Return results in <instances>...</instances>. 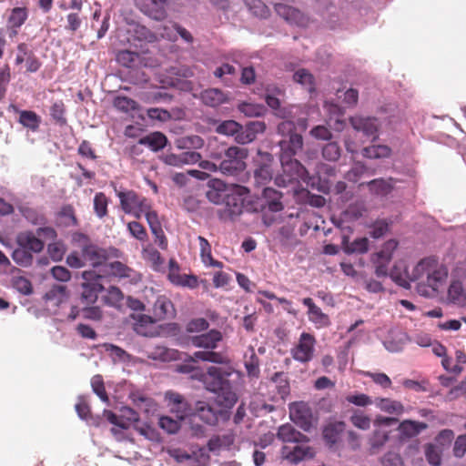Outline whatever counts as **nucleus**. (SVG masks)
<instances>
[{
  "instance_id": "nucleus-28",
  "label": "nucleus",
  "mask_w": 466,
  "mask_h": 466,
  "mask_svg": "<svg viewBox=\"0 0 466 466\" xmlns=\"http://www.w3.org/2000/svg\"><path fill=\"white\" fill-rule=\"evenodd\" d=\"M16 243L32 253H39L44 248V242L37 234L31 231H23L16 236Z\"/></svg>"
},
{
  "instance_id": "nucleus-1",
  "label": "nucleus",
  "mask_w": 466,
  "mask_h": 466,
  "mask_svg": "<svg viewBox=\"0 0 466 466\" xmlns=\"http://www.w3.org/2000/svg\"><path fill=\"white\" fill-rule=\"evenodd\" d=\"M190 360L192 362L203 360L222 365L209 367L207 373L201 375V380L206 388L216 394L214 401L222 413L231 409L236 404L238 397L229 387L227 378L233 374L239 377V374L231 365L229 358L221 352L197 351Z\"/></svg>"
},
{
  "instance_id": "nucleus-16",
  "label": "nucleus",
  "mask_w": 466,
  "mask_h": 466,
  "mask_svg": "<svg viewBox=\"0 0 466 466\" xmlns=\"http://www.w3.org/2000/svg\"><path fill=\"white\" fill-rule=\"evenodd\" d=\"M132 319V326L134 330L142 336L153 337L157 332L156 322L157 321L155 318L148 315L133 313L130 315Z\"/></svg>"
},
{
  "instance_id": "nucleus-61",
  "label": "nucleus",
  "mask_w": 466,
  "mask_h": 466,
  "mask_svg": "<svg viewBox=\"0 0 466 466\" xmlns=\"http://www.w3.org/2000/svg\"><path fill=\"white\" fill-rule=\"evenodd\" d=\"M363 374L364 376L370 378L374 383L382 389H390L391 387V380L385 373L365 371Z\"/></svg>"
},
{
  "instance_id": "nucleus-24",
  "label": "nucleus",
  "mask_w": 466,
  "mask_h": 466,
  "mask_svg": "<svg viewBox=\"0 0 466 466\" xmlns=\"http://www.w3.org/2000/svg\"><path fill=\"white\" fill-rule=\"evenodd\" d=\"M130 399L133 404L147 417L154 416L158 410L157 403L152 398L140 391L131 392Z\"/></svg>"
},
{
  "instance_id": "nucleus-45",
  "label": "nucleus",
  "mask_w": 466,
  "mask_h": 466,
  "mask_svg": "<svg viewBox=\"0 0 466 466\" xmlns=\"http://www.w3.org/2000/svg\"><path fill=\"white\" fill-rule=\"evenodd\" d=\"M200 246V255L204 264L213 267H221V263L215 261L211 256V247L208 240L203 237H198Z\"/></svg>"
},
{
  "instance_id": "nucleus-17",
  "label": "nucleus",
  "mask_w": 466,
  "mask_h": 466,
  "mask_svg": "<svg viewBox=\"0 0 466 466\" xmlns=\"http://www.w3.org/2000/svg\"><path fill=\"white\" fill-rule=\"evenodd\" d=\"M272 400L278 402L286 400L289 394V384L283 373H276L268 383Z\"/></svg>"
},
{
  "instance_id": "nucleus-51",
  "label": "nucleus",
  "mask_w": 466,
  "mask_h": 466,
  "mask_svg": "<svg viewBox=\"0 0 466 466\" xmlns=\"http://www.w3.org/2000/svg\"><path fill=\"white\" fill-rule=\"evenodd\" d=\"M238 110L248 117L261 116L266 111L262 105L248 102L239 104Z\"/></svg>"
},
{
  "instance_id": "nucleus-10",
  "label": "nucleus",
  "mask_w": 466,
  "mask_h": 466,
  "mask_svg": "<svg viewBox=\"0 0 466 466\" xmlns=\"http://www.w3.org/2000/svg\"><path fill=\"white\" fill-rule=\"evenodd\" d=\"M397 421L398 420L395 418L381 416L376 418L374 421L376 430L369 440V444L372 452L379 451L389 440V431L383 429V427L396 424Z\"/></svg>"
},
{
  "instance_id": "nucleus-49",
  "label": "nucleus",
  "mask_w": 466,
  "mask_h": 466,
  "mask_svg": "<svg viewBox=\"0 0 466 466\" xmlns=\"http://www.w3.org/2000/svg\"><path fill=\"white\" fill-rule=\"evenodd\" d=\"M12 258L21 267L26 268L31 266L33 263L32 252L19 246L13 251Z\"/></svg>"
},
{
  "instance_id": "nucleus-55",
  "label": "nucleus",
  "mask_w": 466,
  "mask_h": 466,
  "mask_svg": "<svg viewBox=\"0 0 466 466\" xmlns=\"http://www.w3.org/2000/svg\"><path fill=\"white\" fill-rule=\"evenodd\" d=\"M116 60L120 65L126 67H132L138 63L139 55L129 50H123L117 54Z\"/></svg>"
},
{
  "instance_id": "nucleus-36",
  "label": "nucleus",
  "mask_w": 466,
  "mask_h": 466,
  "mask_svg": "<svg viewBox=\"0 0 466 466\" xmlns=\"http://www.w3.org/2000/svg\"><path fill=\"white\" fill-rule=\"evenodd\" d=\"M142 257L157 271L160 270L164 266V259L152 246L148 245L143 248Z\"/></svg>"
},
{
  "instance_id": "nucleus-39",
  "label": "nucleus",
  "mask_w": 466,
  "mask_h": 466,
  "mask_svg": "<svg viewBox=\"0 0 466 466\" xmlns=\"http://www.w3.org/2000/svg\"><path fill=\"white\" fill-rule=\"evenodd\" d=\"M391 150L389 147L383 145H373L364 147L362 150V156L370 159H380L389 157Z\"/></svg>"
},
{
  "instance_id": "nucleus-53",
  "label": "nucleus",
  "mask_w": 466,
  "mask_h": 466,
  "mask_svg": "<svg viewBox=\"0 0 466 466\" xmlns=\"http://www.w3.org/2000/svg\"><path fill=\"white\" fill-rule=\"evenodd\" d=\"M390 277L398 285L408 287V271L404 263H400L394 267L390 273Z\"/></svg>"
},
{
  "instance_id": "nucleus-30",
  "label": "nucleus",
  "mask_w": 466,
  "mask_h": 466,
  "mask_svg": "<svg viewBox=\"0 0 466 466\" xmlns=\"http://www.w3.org/2000/svg\"><path fill=\"white\" fill-rule=\"evenodd\" d=\"M447 300L450 303L465 306L466 305V285L464 286L461 280H451L448 291Z\"/></svg>"
},
{
  "instance_id": "nucleus-62",
  "label": "nucleus",
  "mask_w": 466,
  "mask_h": 466,
  "mask_svg": "<svg viewBox=\"0 0 466 466\" xmlns=\"http://www.w3.org/2000/svg\"><path fill=\"white\" fill-rule=\"evenodd\" d=\"M114 106L117 109L127 113L135 111L138 107L136 101L126 96L116 97L114 100Z\"/></svg>"
},
{
  "instance_id": "nucleus-52",
  "label": "nucleus",
  "mask_w": 466,
  "mask_h": 466,
  "mask_svg": "<svg viewBox=\"0 0 466 466\" xmlns=\"http://www.w3.org/2000/svg\"><path fill=\"white\" fill-rule=\"evenodd\" d=\"M182 420L179 419H172L169 416H161L158 420V426L160 429H162L164 431H166L168 434H175L177 433L180 429V421Z\"/></svg>"
},
{
  "instance_id": "nucleus-19",
  "label": "nucleus",
  "mask_w": 466,
  "mask_h": 466,
  "mask_svg": "<svg viewBox=\"0 0 466 466\" xmlns=\"http://www.w3.org/2000/svg\"><path fill=\"white\" fill-rule=\"evenodd\" d=\"M302 303L308 308L307 315L309 320L313 323L316 328L321 329L330 324L329 316L315 304L311 298L303 299Z\"/></svg>"
},
{
  "instance_id": "nucleus-44",
  "label": "nucleus",
  "mask_w": 466,
  "mask_h": 466,
  "mask_svg": "<svg viewBox=\"0 0 466 466\" xmlns=\"http://www.w3.org/2000/svg\"><path fill=\"white\" fill-rule=\"evenodd\" d=\"M19 123L24 127L35 131L40 124V117L33 111H19Z\"/></svg>"
},
{
  "instance_id": "nucleus-13",
  "label": "nucleus",
  "mask_w": 466,
  "mask_h": 466,
  "mask_svg": "<svg viewBox=\"0 0 466 466\" xmlns=\"http://www.w3.org/2000/svg\"><path fill=\"white\" fill-rule=\"evenodd\" d=\"M289 418L304 431H309L313 422L312 412L309 405L303 401L289 405Z\"/></svg>"
},
{
  "instance_id": "nucleus-59",
  "label": "nucleus",
  "mask_w": 466,
  "mask_h": 466,
  "mask_svg": "<svg viewBox=\"0 0 466 466\" xmlns=\"http://www.w3.org/2000/svg\"><path fill=\"white\" fill-rule=\"evenodd\" d=\"M108 199L103 193H97L94 198V210L100 218L107 213Z\"/></svg>"
},
{
  "instance_id": "nucleus-64",
  "label": "nucleus",
  "mask_w": 466,
  "mask_h": 466,
  "mask_svg": "<svg viewBox=\"0 0 466 466\" xmlns=\"http://www.w3.org/2000/svg\"><path fill=\"white\" fill-rule=\"evenodd\" d=\"M66 250L65 245L61 242H54L47 247V252L54 261L62 260Z\"/></svg>"
},
{
  "instance_id": "nucleus-25",
  "label": "nucleus",
  "mask_w": 466,
  "mask_h": 466,
  "mask_svg": "<svg viewBox=\"0 0 466 466\" xmlns=\"http://www.w3.org/2000/svg\"><path fill=\"white\" fill-rule=\"evenodd\" d=\"M346 425L342 421L330 422L323 429V439L326 444L333 449L341 441Z\"/></svg>"
},
{
  "instance_id": "nucleus-26",
  "label": "nucleus",
  "mask_w": 466,
  "mask_h": 466,
  "mask_svg": "<svg viewBox=\"0 0 466 466\" xmlns=\"http://www.w3.org/2000/svg\"><path fill=\"white\" fill-rule=\"evenodd\" d=\"M223 414L221 410L216 406H212L205 401H198L195 407V417H198L207 424L213 425L218 420V416Z\"/></svg>"
},
{
  "instance_id": "nucleus-18",
  "label": "nucleus",
  "mask_w": 466,
  "mask_h": 466,
  "mask_svg": "<svg viewBox=\"0 0 466 466\" xmlns=\"http://www.w3.org/2000/svg\"><path fill=\"white\" fill-rule=\"evenodd\" d=\"M101 274L102 278L116 277L119 279H136V272L128 268L127 265L120 261H115L112 263H106L103 266V269L96 271Z\"/></svg>"
},
{
  "instance_id": "nucleus-58",
  "label": "nucleus",
  "mask_w": 466,
  "mask_h": 466,
  "mask_svg": "<svg viewBox=\"0 0 466 466\" xmlns=\"http://www.w3.org/2000/svg\"><path fill=\"white\" fill-rule=\"evenodd\" d=\"M368 187L370 190L377 195H386L388 194L392 186L390 181L384 179H374L368 183Z\"/></svg>"
},
{
  "instance_id": "nucleus-46",
  "label": "nucleus",
  "mask_w": 466,
  "mask_h": 466,
  "mask_svg": "<svg viewBox=\"0 0 466 466\" xmlns=\"http://www.w3.org/2000/svg\"><path fill=\"white\" fill-rule=\"evenodd\" d=\"M12 287L23 295H30L33 292L31 281L21 275H14L11 279Z\"/></svg>"
},
{
  "instance_id": "nucleus-40",
  "label": "nucleus",
  "mask_w": 466,
  "mask_h": 466,
  "mask_svg": "<svg viewBox=\"0 0 466 466\" xmlns=\"http://www.w3.org/2000/svg\"><path fill=\"white\" fill-rule=\"evenodd\" d=\"M123 299L124 295L122 291L114 286L109 287L103 296L104 303L114 308H119L122 305Z\"/></svg>"
},
{
  "instance_id": "nucleus-48",
  "label": "nucleus",
  "mask_w": 466,
  "mask_h": 466,
  "mask_svg": "<svg viewBox=\"0 0 466 466\" xmlns=\"http://www.w3.org/2000/svg\"><path fill=\"white\" fill-rule=\"evenodd\" d=\"M375 405L382 411L390 414H400L403 411V407L397 401L389 399H376Z\"/></svg>"
},
{
  "instance_id": "nucleus-57",
  "label": "nucleus",
  "mask_w": 466,
  "mask_h": 466,
  "mask_svg": "<svg viewBox=\"0 0 466 466\" xmlns=\"http://www.w3.org/2000/svg\"><path fill=\"white\" fill-rule=\"evenodd\" d=\"M242 127L234 120H226L217 126L216 131L218 134L225 136H234L237 134Z\"/></svg>"
},
{
  "instance_id": "nucleus-41",
  "label": "nucleus",
  "mask_w": 466,
  "mask_h": 466,
  "mask_svg": "<svg viewBox=\"0 0 466 466\" xmlns=\"http://www.w3.org/2000/svg\"><path fill=\"white\" fill-rule=\"evenodd\" d=\"M283 94L280 89H276L274 94H267L265 100L268 104V106L275 110L276 115L280 117H287L288 114L284 108H281L280 106V97Z\"/></svg>"
},
{
  "instance_id": "nucleus-56",
  "label": "nucleus",
  "mask_w": 466,
  "mask_h": 466,
  "mask_svg": "<svg viewBox=\"0 0 466 466\" xmlns=\"http://www.w3.org/2000/svg\"><path fill=\"white\" fill-rule=\"evenodd\" d=\"M442 452V450L432 443H429L425 447V456L431 466H440Z\"/></svg>"
},
{
  "instance_id": "nucleus-34",
  "label": "nucleus",
  "mask_w": 466,
  "mask_h": 466,
  "mask_svg": "<svg viewBox=\"0 0 466 466\" xmlns=\"http://www.w3.org/2000/svg\"><path fill=\"white\" fill-rule=\"evenodd\" d=\"M324 108L329 115L328 122L330 124L331 121L334 120L336 125L334 128L338 131L342 130L345 126V122L340 119V116H342L344 114L343 108L340 106L331 102H326Z\"/></svg>"
},
{
  "instance_id": "nucleus-31",
  "label": "nucleus",
  "mask_w": 466,
  "mask_h": 466,
  "mask_svg": "<svg viewBox=\"0 0 466 466\" xmlns=\"http://www.w3.org/2000/svg\"><path fill=\"white\" fill-rule=\"evenodd\" d=\"M154 318L158 321L170 319L175 316V309L172 302L165 296H160L154 303Z\"/></svg>"
},
{
  "instance_id": "nucleus-6",
  "label": "nucleus",
  "mask_w": 466,
  "mask_h": 466,
  "mask_svg": "<svg viewBox=\"0 0 466 466\" xmlns=\"http://www.w3.org/2000/svg\"><path fill=\"white\" fill-rule=\"evenodd\" d=\"M248 150L244 147H231L225 153V158L219 165V171L225 175H235L246 168Z\"/></svg>"
},
{
  "instance_id": "nucleus-7",
  "label": "nucleus",
  "mask_w": 466,
  "mask_h": 466,
  "mask_svg": "<svg viewBox=\"0 0 466 466\" xmlns=\"http://www.w3.org/2000/svg\"><path fill=\"white\" fill-rule=\"evenodd\" d=\"M81 276L84 279L81 302L86 305L94 304L98 299V294L104 289L103 285L99 282L101 274L96 270H86L82 272Z\"/></svg>"
},
{
  "instance_id": "nucleus-20",
  "label": "nucleus",
  "mask_w": 466,
  "mask_h": 466,
  "mask_svg": "<svg viewBox=\"0 0 466 466\" xmlns=\"http://www.w3.org/2000/svg\"><path fill=\"white\" fill-rule=\"evenodd\" d=\"M168 279L177 286L187 287L189 289H195L198 284L196 276L180 274L178 265L173 259L169 260Z\"/></svg>"
},
{
  "instance_id": "nucleus-11",
  "label": "nucleus",
  "mask_w": 466,
  "mask_h": 466,
  "mask_svg": "<svg viewBox=\"0 0 466 466\" xmlns=\"http://www.w3.org/2000/svg\"><path fill=\"white\" fill-rule=\"evenodd\" d=\"M168 454L177 463H198L204 466L208 461V454L205 448H198L193 450L191 452H187L181 449H172L168 451Z\"/></svg>"
},
{
  "instance_id": "nucleus-38",
  "label": "nucleus",
  "mask_w": 466,
  "mask_h": 466,
  "mask_svg": "<svg viewBox=\"0 0 466 466\" xmlns=\"http://www.w3.org/2000/svg\"><path fill=\"white\" fill-rule=\"evenodd\" d=\"M103 348L114 362L129 363L133 360V358L127 351L116 345L106 343Z\"/></svg>"
},
{
  "instance_id": "nucleus-29",
  "label": "nucleus",
  "mask_w": 466,
  "mask_h": 466,
  "mask_svg": "<svg viewBox=\"0 0 466 466\" xmlns=\"http://www.w3.org/2000/svg\"><path fill=\"white\" fill-rule=\"evenodd\" d=\"M225 208L223 210V216L226 218H233L238 216L242 212V199L238 193L235 191V188L230 187L228 192L227 198L224 199Z\"/></svg>"
},
{
  "instance_id": "nucleus-60",
  "label": "nucleus",
  "mask_w": 466,
  "mask_h": 466,
  "mask_svg": "<svg viewBox=\"0 0 466 466\" xmlns=\"http://www.w3.org/2000/svg\"><path fill=\"white\" fill-rule=\"evenodd\" d=\"M337 96L339 100L341 99V103L344 105V107H351L358 102V92L352 88L344 92L338 91Z\"/></svg>"
},
{
  "instance_id": "nucleus-15",
  "label": "nucleus",
  "mask_w": 466,
  "mask_h": 466,
  "mask_svg": "<svg viewBox=\"0 0 466 466\" xmlns=\"http://www.w3.org/2000/svg\"><path fill=\"white\" fill-rule=\"evenodd\" d=\"M104 416L110 423L120 429H127L132 422L139 421L138 413L127 406H124L120 409L119 416H116L110 410H105Z\"/></svg>"
},
{
  "instance_id": "nucleus-12",
  "label": "nucleus",
  "mask_w": 466,
  "mask_h": 466,
  "mask_svg": "<svg viewBox=\"0 0 466 466\" xmlns=\"http://www.w3.org/2000/svg\"><path fill=\"white\" fill-rule=\"evenodd\" d=\"M165 401L169 411L176 415L179 420H184L191 415L192 410L184 396L177 392L167 391L165 393Z\"/></svg>"
},
{
  "instance_id": "nucleus-14",
  "label": "nucleus",
  "mask_w": 466,
  "mask_h": 466,
  "mask_svg": "<svg viewBox=\"0 0 466 466\" xmlns=\"http://www.w3.org/2000/svg\"><path fill=\"white\" fill-rule=\"evenodd\" d=\"M350 123L352 128L361 133L367 138H375L379 130V121L372 116L356 115L350 117Z\"/></svg>"
},
{
  "instance_id": "nucleus-37",
  "label": "nucleus",
  "mask_w": 466,
  "mask_h": 466,
  "mask_svg": "<svg viewBox=\"0 0 466 466\" xmlns=\"http://www.w3.org/2000/svg\"><path fill=\"white\" fill-rule=\"evenodd\" d=\"M201 98L206 105L210 106H218L227 101L225 94L218 88L205 90Z\"/></svg>"
},
{
  "instance_id": "nucleus-33",
  "label": "nucleus",
  "mask_w": 466,
  "mask_h": 466,
  "mask_svg": "<svg viewBox=\"0 0 466 466\" xmlns=\"http://www.w3.org/2000/svg\"><path fill=\"white\" fill-rule=\"evenodd\" d=\"M281 198V193L271 187H266L263 190V198L265 200V205L272 212H278L283 209Z\"/></svg>"
},
{
  "instance_id": "nucleus-32",
  "label": "nucleus",
  "mask_w": 466,
  "mask_h": 466,
  "mask_svg": "<svg viewBox=\"0 0 466 466\" xmlns=\"http://www.w3.org/2000/svg\"><path fill=\"white\" fill-rule=\"evenodd\" d=\"M279 146L283 150V154L294 156L302 149L303 138L300 135L292 133L289 136V140L283 139L279 141Z\"/></svg>"
},
{
  "instance_id": "nucleus-50",
  "label": "nucleus",
  "mask_w": 466,
  "mask_h": 466,
  "mask_svg": "<svg viewBox=\"0 0 466 466\" xmlns=\"http://www.w3.org/2000/svg\"><path fill=\"white\" fill-rule=\"evenodd\" d=\"M147 357L161 361H167L175 357V352L163 346H156L147 350Z\"/></svg>"
},
{
  "instance_id": "nucleus-23",
  "label": "nucleus",
  "mask_w": 466,
  "mask_h": 466,
  "mask_svg": "<svg viewBox=\"0 0 466 466\" xmlns=\"http://www.w3.org/2000/svg\"><path fill=\"white\" fill-rule=\"evenodd\" d=\"M208 191L206 193L208 199L216 204L220 205L224 203L225 198L228 196L230 187L227 186L220 179H210L208 183Z\"/></svg>"
},
{
  "instance_id": "nucleus-35",
  "label": "nucleus",
  "mask_w": 466,
  "mask_h": 466,
  "mask_svg": "<svg viewBox=\"0 0 466 466\" xmlns=\"http://www.w3.org/2000/svg\"><path fill=\"white\" fill-rule=\"evenodd\" d=\"M138 143L148 147L153 151H157L166 146L167 137L160 132H154L140 138Z\"/></svg>"
},
{
  "instance_id": "nucleus-3",
  "label": "nucleus",
  "mask_w": 466,
  "mask_h": 466,
  "mask_svg": "<svg viewBox=\"0 0 466 466\" xmlns=\"http://www.w3.org/2000/svg\"><path fill=\"white\" fill-rule=\"evenodd\" d=\"M73 242L81 248V255L77 252L70 253L66 258V264L70 268H80L86 265L94 268L93 270H102L103 266L109 258L118 257L119 251L116 248L105 249L89 241L87 237L82 233H75L72 237Z\"/></svg>"
},
{
  "instance_id": "nucleus-22",
  "label": "nucleus",
  "mask_w": 466,
  "mask_h": 466,
  "mask_svg": "<svg viewBox=\"0 0 466 466\" xmlns=\"http://www.w3.org/2000/svg\"><path fill=\"white\" fill-rule=\"evenodd\" d=\"M222 334L217 329H211L205 334L195 336L191 339V343L194 347L203 348L207 351H213L218 347V342L222 340Z\"/></svg>"
},
{
  "instance_id": "nucleus-8",
  "label": "nucleus",
  "mask_w": 466,
  "mask_h": 466,
  "mask_svg": "<svg viewBox=\"0 0 466 466\" xmlns=\"http://www.w3.org/2000/svg\"><path fill=\"white\" fill-rule=\"evenodd\" d=\"M117 197L122 209L137 218H141L143 212L151 208L150 202L147 198L137 195L133 191L118 192Z\"/></svg>"
},
{
  "instance_id": "nucleus-47",
  "label": "nucleus",
  "mask_w": 466,
  "mask_h": 466,
  "mask_svg": "<svg viewBox=\"0 0 466 466\" xmlns=\"http://www.w3.org/2000/svg\"><path fill=\"white\" fill-rule=\"evenodd\" d=\"M295 82L301 85L309 92L314 90V78L313 76L306 69H299L293 75Z\"/></svg>"
},
{
  "instance_id": "nucleus-5",
  "label": "nucleus",
  "mask_w": 466,
  "mask_h": 466,
  "mask_svg": "<svg viewBox=\"0 0 466 466\" xmlns=\"http://www.w3.org/2000/svg\"><path fill=\"white\" fill-rule=\"evenodd\" d=\"M287 154H282L280 157L284 177H276V184L279 187H286L293 181L306 180L308 178L307 169Z\"/></svg>"
},
{
  "instance_id": "nucleus-2",
  "label": "nucleus",
  "mask_w": 466,
  "mask_h": 466,
  "mask_svg": "<svg viewBox=\"0 0 466 466\" xmlns=\"http://www.w3.org/2000/svg\"><path fill=\"white\" fill-rule=\"evenodd\" d=\"M447 266L435 257L421 258L413 268L410 281H418L416 290L425 298H435L445 285Z\"/></svg>"
},
{
  "instance_id": "nucleus-42",
  "label": "nucleus",
  "mask_w": 466,
  "mask_h": 466,
  "mask_svg": "<svg viewBox=\"0 0 466 466\" xmlns=\"http://www.w3.org/2000/svg\"><path fill=\"white\" fill-rule=\"evenodd\" d=\"M350 421L354 427L361 431H368L371 425L370 417L360 410L352 411L350 417Z\"/></svg>"
},
{
  "instance_id": "nucleus-21",
  "label": "nucleus",
  "mask_w": 466,
  "mask_h": 466,
  "mask_svg": "<svg viewBox=\"0 0 466 466\" xmlns=\"http://www.w3.org/2000/svg\"><path fill=\"white\" fill-rule=\"evenodd\" d=\"M69 294L65 286L55 285L44 296L46 305L48 309H56L63 303L66 302Z\"/></svg>"
},
{
  "instance_id": "nucleus-54",
  "label": "nucleus",
  "mask_w": 466,
  "mask_h": 466,
  "mask_svg": "<svg viewBox=\"0 0 466 466\" xmlns=\"http://www.w3.org/2000/svg\"><path fill=\"white\" fill-rule=\"evenodd\" d=\"M454 439V432L450 429L441 431L434 439V443L442 451L448 449Z\"/></svg>"
},
{
  "instance_id": "nucleus-9",
  "label": "nucleus",
  "mask_w": 466,
  "mask_h": 466,
  "mask_svg": "<svg viewBox=\"0 0 466 466\" xmlns=\"http://www.w3.org/2000/svg\"><path fill=\"white\" fill-rule=\"evenodd\" d=\"M315 346L316 339L314 336L308 332H302L290 350L291 356L299 362L307 363L314 357Z\"/></svg>"
},
{
  "instance_id": "nucleus-27",
  "label": "nucleus",
  "mask_w": 466,
  "mask_h": 466,
  "mask_svg": "<svg viewBox=\"0 0 466 466\" xmlns=\"http://www.w3.org/2000/svg\"><path fill=\"white\" fill-rule=\"evenodd\" d=\"M275 10L280 17L285 19L289 24L297 25L299 26H304L307 24V18L299 10L296 8L284 4H277L275 5Z\"/></svg>"
},
{
  "instance_id": "nucleus-43",
  "label": "nucleus",
  "mask_w": 466,
  "mask_h": 466,
  "mask_svg": "<svg viewBox=\"0 0 466 466\" xmlns=\"http://www.w3.org/2000/svg\"><path fill=\"white\" fill-rule=\"evenodd\" d=\"M135 430L152 442H160L161 441L159 432L147 422L137 423L135 425Z\"/></svg>"
},
{
  "instance_id": "nucleus-63",
  "label": "nucleus",
  "mask_w": 466,
  "mask_h": 466,
  "mask_svg": "<svg viewBox=\"0 0 466 466\" xmlns=\"http://www.w3.org/2000/svg\"><path fill=\"white\" fill-rule=\"evenodd\" d=\"M272 177V169L269 164L261 165L255 170V178L258 183L264 184Z\"/></svg>"
},
{
  "instance_id": "nucleus-4",
  "label": "nucleus",
  "mask_w": 466,
  "mask_h": 466,
  "mask_svg": "<svg viewBox=\"0 0 466 466\" xmlns=\"http://www.w3.org/2000/svg\"><path fill=\"white\" fill-rule=\"evenodd\" d=\"M277 437L282 442L296 443L294 447L285 445L281 450V457L289 463H299L315 456L313 448L306 444L308 439L292 425L286 423L279 427Z\"/></svg>"
}]
</instances>
